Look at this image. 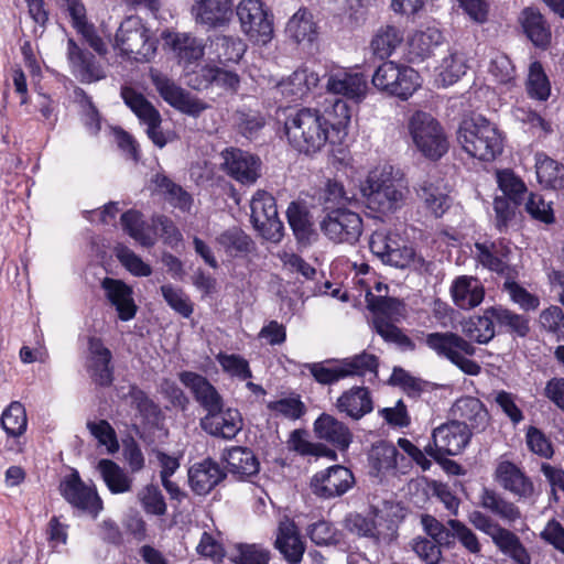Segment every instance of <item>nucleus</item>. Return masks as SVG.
<instances>
[{
    "label": "nucleus",
    "instance_id": "obj_1",
    "mask_svg": "<svg viewBox=\"0 0 564 564\" xmlns=\"http://www.w3.org/2000/svg\"><path fill=\"white\" fill-rule=\"evenodd\" d=\"M367 308L372 314V329L388 344H393L402 352H412L416 345L395 324L405 316V305L395 297L366 294Z\"/></svg>",
    "mask_w": 564,
    "mask_h": 564
},
{
    "label": "nucleus",
    "instance_id": "obj_2",
    "mask_svg": "<svg viewBox=\"0 0 564 564\" xmlns=\"http://www.w3.org/2000/svg\"><path fill=\"white\" fill-rule=\"evenodd\" d=\"M404 191L403 181L393 174L391 165H383L370 171L360 186L367 208L383 215L402 206Z\"/></svg>",
    "mask_w": 564,
    "mask_h": 564
},
{
    "label": "nucleus",
    "instance_id": "obj_3",
    "mask_svg": "<svg viewBox=\"0 0 564 564\" xmlns=\"http://www.w3.org/2000/svg\"><path fill=\"white\" fill-rule=\"evenodd\" d=\"M457 141L473 158L491 161L502 151V140L494 123L481 115L464 119L457 131Z\"/></svg>",
    "mask_w": 564,
    "mask_h": 564
},
{
    "label": "nucleus",
    "instance_id": "obj_4",
    "mask_svg": "<svg viewBox=\"0 0 564 564\" xmlns=\"http://www.w3.org/2000/svg\"><path fill=\"white\" fill-rule=\"evenodd\" d=\"M369 248L383 264L411 269L420 274L431 273L433 263L417 254L412 247L401 245L398 234L378 229L369 239Z\"/></svg>",
    "mask_w": 564,
    "mask_h": 564
},
{
    "label": "nucleus",
    "instance_id": "obj_5",
    "mask_svg": "<svg viewBox=\"0 0 564 564\" xmlns=\"http://www.w3.org/2000/svg\"><path fill=\"white\" fill-rule=\"evenodd\" d=\"M284 129L291 145L305 154L315 153L330 143L328 128H324L318 109L302 108L290 115Z\"/></svg>",
    "mask_w": 564,
    "mask_h": 564
},
{
    "label": "nucleus",
    "instance_id": "obj_6",
    "mask_svg": "<svg viewBox=\"0 0 564 564\" xmlns=\"http://www.w3.org/2000/svg\"><path fill=\"white\" fill-rule=\"evenodd\" d=\"M316 382L332 386L348 377H364L367 372L378 373L379 359L366 351L340 360L327 359L321 362L305 364Z\"/></svg>",
    "mask_w": 564,
    "mask_h": 564
},
{
    "label": "nucleus",
    "instance_id": "obj_7",
    "mask_svg": "<svg viewBox=\"0 0 564 564\" xmlns=\"http://www.w3.org/2000/svg\"><path fill=\"white\" fill-rule=\"evenodd\" d=\"M115 40L122 55L139 63L150 62L159 43L138 15L127 17L120 23Z\"/></svg>",
    "mask_w": 564,
    "mask_h": 564
},
{
    "label": "nucleus",
    "instance_id": "obj_8",
    "mask_svg": "<svg viewBox=\"0 0 564 564\" xmlns=\"http://www.w3.org/2000/svg\"><path fill=\"white\" fill-rule=\"evenodd\" d=\"M424 343L431 350L449 360L464 373L468 376L480 373V365L468 358L476 354V347L460 335L453 332L429 333L424 337Z\"/></svg>",
    "mask_w": 564,
    "mask_h": 564
},
{
    "label": "nucleus",
    "instance_id": "obj_9",
    "mask_svg": "<svg viewBox=\"0 0 564 564\" xmlns=\"http://www.w3.org/2000/svg\"><path fill=\"white\" fill-rule=\"evenodd\" d=\"M409 131L416 149L437 161L448 151V141L440 122L425 111H416L409 121Z\"/></svg>",
    "mask_w": 564,
    "mask_h": 564
},
{
    "label": "nucleus",
    "instance_id": "obj_10",
    "mask_svg": "<svg viewBox=\"0 0 564 564\" xmlns=\"http://www.w3.org/2000/svg\"><path fill=\"white\" fill-rule=\"evenodd\" d=\"M120 94L124 104L147 124V134L156 147L162 149L173 140L172 133L164 132L161 128L162 117L159 110L141 93L123 86Z\"/></svg>",
    "mask_w": 564,
    "mask_h": 564
},
{
    "label": "nucleus",
    "instance_id": "obj_11",
    "mask_svg": "<svg viewBox=\"0 0 564 564\" xmlns=\"http://www.w3.org/2000/svg\"><path fill=\"white\" fill-rule=\"evenodd\" d=\"M242 32L256 44L265 45L273 36V22L261 0H241L236 10Z\"/></svg>",
    "mask_w": 564,
    "mask_h": 564
},
{
    "label": "nucleus",
    "instance_id": "obj_12",
    "mask_svg": "<svg viewBox=\"0 0 564 564\" xmlns=\"http://www.w3.org/2000/svg\"><path fill=\"white\" fill-rule=\"evenodd\" d=\"M322 232L336 243L357 242L362 232V219L359 214L345 207H336L326 213L319 223Z\"/></svg>",
    "mask_w": 564,
    "mask_h": 564
},
{
    "label": "nucleus",
    "instance_id": "obj_13",
    "mask_svg": "<svg viewBox=\"0 0 564 564\" xmlns=\"http://www.w3.org/2000/svg\"><path fill=\"white\" fill-rule=\"evenodd\" d=\"M250 219L254 229L267 240L280 242L283 237V223L278 217L275 198L258 191L250 203Z\"/></svg>",
    "mask_w": 564,
    "mask_h": 564
},
{
    "label": "nucleus",
    "instance_id": "obj_14",
    "mask_svg": "<svg viewBox=\"0 0 564 564\" xmlns=\"http://www.w3.org/2000/svg\"><path fill=\"white\" fill-rule=\"evenodd\" d=\"M221 170L241 185H253L262 172V161L249 151L239 148H226L221 151Z\"/></svg>",
    "mask_w": 564,
    "mask_h": 564
},
{
    "label": "nucleus",
    "instance_id": "obj_15",
    "mask_svg": "<svg viewBox=\"0 0 564 564\" xmlns=\"http://www.w3.org/2000/svg\"><path fill=\"white\" fill-rule=\"evenodd\" d=\"M61 495L75 509L96 519L104 508L102 500L94 487L87 486L75 470L59 485Z\"/></svg>",
    "mask_w": 564,
    "mask_h": 564
},
{
    "label": "nucleus",
    "instance_id": "obj_16",
    "mask_svg": "<svg viewBox=\"0 0 564 564\" xmlns=\"http://www.w3.org/2000/svg\"><path fill=\"white\" fill-rule=\"evenodd\" d=\"M354 485L355 477L352 471L343 465H334L316 473L310 482L312 492L321 499L341 497Z\"/></svg>",
    "mask_w": 564,
    "mask_h": 564
},
{
    "label": "nucleus",
    "instance_id": "obj_17",
    "mask_svg": "<svg viewBox=\"0 0 564 564\" xmlns=\"http://www.w3.org/2000/svg\"><path fill=\"white\" fill-rule=\"evenodd\" d=\"M178 379L189 391L195 402L209 414L214 411H221L224 399L217 388L203 375L194 371H181Z\"/></svg>",
    "mask_w": 564,
    "mask_h": 564
},
{
    "label": "nucleus",
    "instance_id": "obj_18",
    "mask_svg": "<svg viewBox=\"0 0 564 564\" xmlns=\"http://www.w3.org/2000/svg\"><path fill=\"white\" fill-rule=\"evenodd\" d=\"M151 80L163 100L173 108L189 116H198L206 109L204 102L192 98L188 91L176 85L166 76L159 73L151 74Z\"/></svg>",
    "mask_w": 564,
    "mask_h": 564
},
{
    "label": "nucleus",
    "instance_id": "obj_19",
    "mask_svg": "<svg viewBox=\"0 0 564 564\" xmlns=\"http://www.w3.org/2000/svg\"><path fill=\"white\" fill-rule=\"evenodd\" d=\"M112 354L98 337L88 338V354L85 367L91 381L99 387H110L113 382Z\"/></svg>",
    "mask_w": 564,
    "mask_h": 564
},
{
    "label": "nucleus",
    "instance_id": "obj_20",
    "mask_svg": "<svg viewBox=\"0 0 564 564\" xmlns=\"http://www.w3.org/2000/svg\"><path fill=\"white\" fill-rule=\"evenodd\" d=\"M471 435L467 423L452 420L434 429L432 440L442 454L456 456L469 444Z\"/></svg>",
    "mask_w": 564,
    "mask_h": 564
},
{
    "label": "nucleus",
    "instance_id": "obj_21",
    "mask_svg": "<svg viewBox=\"0 0 564 564\" xmlns=\"http://www.w3.org/2000/svg\"><path fill=\"white\" fill-rule=\"evenodd\" d=\"M324 128H328L332 144H340L347 137L350 122V109L347 102L338 97L326 99L323 109H318Z\"/></svg>",
    "mask_w": 564,
    "mask_h": 564
},
{
    "label": "nucleus",
    "instance_id": "obj_22",
    "mask_svg": "<svg viewBox=\"0 0 564 564\" xmlns=\"http://www.w3.org/2000/svg\"><path fill=\"white\" fill-rule=\"evenodd\" d=\"M199 426L212 436L231 440L241 431L242 417L237 409L223 408L200 417Z\"/></svg>",
    "mask_w": 564,
    "mask_h": 564
},
{
    "label": "nucleus",
    "instance_id": "obj_23",
    "mask_svg": "<svg viewBox=\"0 0 564 564\" xmlns=\"http://www.w3.org/2000/svg\"><path fill=\"white\" fill-rule=\"evenodd\" d=\"M326 90L336 96H344L356 102H360L367 94L368 80L361 73H351L344 69L328 75Z\"/></svg>",
    "mask_w": 564,
    "mask_h": 564
},
{
    "label": "nucleus",
    "instance_id": "obj_24",
    "mask_svg": "<svg viewBox=\"0 0 564 564\" xmlns=\"http://www.w3.org/2000/svg\"><path fill=\"white\" fill-rule=\"evenodd\" d=\"M274 547L289 564H300L302 562L306 546L301 539L297 525L288 517L279 522Z\"/></svg>",
    "mask_w": 564,
    "mask_h": 564
},
{
    "label": "nucleus",
    "instance_id": "obj_25",
    "mask_svg": "<svg viewBox=\"0 0 564 564\" xmlns=\"http://www.w3.org/2000/svg\"><path fill=\"white\" fill-rule=\"evenodd\" d=\"M227 477V473L212 458L195 463L188 469V482L196 495H207Z\"/></svg>",
    "mask_w": 564,
    "mask_h": 564
},
{
    "label": "nucleus",
    "instance_id": "obj_26",
    "mask_svg": "<svg viewBox=\"0 0 564 564\" xmlns=\"http://www.w3.org/2000/svg\"><path fill=\"white\" fill-rule=\"evenodd\" d=\"M314 433L318 440L329 443L340 452L347 451L352 442V433L349 427L328 413H322L315 420Z\"/></svg>",
    "mask_w": 564,
    "mask_h": 564
},
{
    "label": "nucleus",
    "instance_id": "obj_27",
    "mask_svg": "<svg viewBox=\"0 0 564 564\" xmlns=\"http://www.w3.org/2000/svg\"><path fill=\"white\" fill-rule=\"evenodd\" d=\"M321 82V75L306 65L300 66L288 78L280 80L275 88L292 101L302 99Z\"/></svg>",
    "mask_w": 564,
    "mask_h": 564
},
{
    "label": "nucleus",
    "instance_id": "obj_28",
    "mask_svg": "<svg viewBox=\"0 0 564 564\" xmlns=\"http://www.w3.org/2000/svg\"><path fill=\"white\" fill-rule=\"evenodd\" d=\"M339 413L358 421L373 410L370 390L364 386H355L345 390L336 400Z\"/></svg>",
    "mask_w": 564,
    "mask_h": 564
},
{
    "label": "nucleus",
    "instance_id": "obj_29",
    "mask_svg": "<svg viewBox=\"0 0 564 564\" xmlns=\"http://www.w3.org/2000/svg\"><path fill=\"white\" fill-rule=\"evenodd\" d=\"M496 478L506 490L520 499H529L534 495L532 480L511 462L506 460L498 465Z\"/></svg>",
    "mask_w": 564,
    "mask_h": 564
},
{
    "label": "nucleus",
    "instance_id": "obj_30",
    "mask_svg": "<svg viewBox=\"0 0 564 564\" xmlns=\"http://www.w3.org/2000/svg\"><path fill=\"white\" fill-rule=\"evenodd\" d=\"M455 417L464 420L470 432L480 433L486 430L489 424V413L485 404L475 397H462L455 401L452 409Z\"/></svg>",
    "mask_w": 564,
    "mask_h": 564
},
{
    "label": "nucleus",
    "instance_id": "obj_31",
    "mask_svg": "<svg viewBox=\"0 0 564 564\" xmlns=\"http://www.w3.org/2000/svg\"><path fill=\"white\" fill-rule=\"evenodd\" d=\"M228 470L237 478L245 480L256 476L260 469V463L256 454L248 447L234 446L221 454Z\"/></svg>",
    "mask_w": 564,
    "mask_h": 564
},
{
    "label": "nucleus",
    "instance_id": "obj_32",
    "mask_svg": "<svg viewBox=\"0 0 564 564\" xmlns=\"http://www.w3.org/2000/svg\"><path fill=\"white\" fill-rule=\"evenodd\" d=\"M106 297L116 307L121 321H130L137 313L132 290L121 280L105 278L101 282Z\"/></svg>",
    "mask_w": 564,
    "mask_h": 564
},
{
    "label": "nucleus",
    "instance_id": "obj_33",
    "mask_svg": "<svg viewBox=\"0 0 564 564\" xmlns=\"http://www.w3.org/2000/svg\"><path fill=\"white\" fill-rule=\"evenodd\" d=\"M451 294L456 306L470 310L484 301L485 289L477 278L462 275L453 281Z\"/></svg>",
    "mask_w": 564,
    "mask_h": 564
},
{
    "label": "nucleus",
    "instance_id": "obj_34",
    "mask_svg": "<svg viewBox=\"0 0 564 564\" xmlns=\"http://www.w3.org/2000/svg\"><path fill=\"white\" fill-rule=\"evenodd\" d=\"M67 57L83 83H91L104 78V72L96 63L95 55L82 50L74 39L67 41Z\"/></svg>",
    "mask_w": 564,
    "mask_h": 564
},
{
    "label": "nucleus",
    "instance_id": "obj_35",
    "mask_svg": "<svg viewBox=\"0 0 564 564\" xmlns=\"http://www.w3.org/2000/svg\"><path fill=\"white\" fill-rule=\"evenodd\" d=\"M343 525L352 534L370 539L377 550L389 545L395 538L394 531L381 533L377 530L372 519L357 512L348 513L343 521Z\"/></svg>",
    "mask_w": 564,
    "mask_h": 564
},
{
    "label": "nucleus",
    "instance_id": "obj_36",
    "mask_svg": "<svg viewBox=\"0 0 564 564\" xmlns=\"http://www.w3.org/2000/svg\"><path fill=\"white\" fill-rule=\"evenodd\" d=\"M288 221L296 241L302 246H308L317 238L312 216L305 206L292 202L286 210Z\"/></svg>",
    "mask_w": 564,
    "mask_h": 564
},
{
    "label": "nucleus",
    "instance_id": "obj_37",
    "mask_svg": "<svg viewBox=\"0 0 564 564\" xmlns=\"http://www.w3.org/2000/svg\"><path fill=\"white\" fill-rule=\"evenodd\" d=\"M520 23L528 39L540 48L545 50L551 43V30L539 10L528 7L520 15Z\"/></svg>",
    "mask_w": 564,
    "mask_h": 564
},
{
    "label": "nucleus",
    "instance_id": "obj_38",
    "mask_svg": "<svg viewBox=\"0 0 564 564\" xmlns=\"http://www.w3.org/2000/svg\"><path fill=\"white\" fill-rule=\"evenodd\" d=\"M441 180L435 175H427L416 187L417 196L424 200L426 207L435 215L442 217L449 208L448 195L440 186Z\"/></svg>",
    "mask_w": 564,
    "mask_h": 564
},
{
    "label": "nucleus",
    "instance_id": "obj_39",
    "mask_svg": "<svg viewBox=\"0 0 564 564\" xmlns=\"http://www.w3.org/2000/svg\"><path fill=\"white\" fill-rule=\"evenodd\" d=\"M240 78L237 73L223 69L217 66H204L195 77V83L191 86L195 89L217 86L227 90L236 91L239 87Z\"/></svg>",
    "mask_w": 564,
    "mask_h": 564
},
{
    "label": "nucleus",
    "instance_id": "obj_40",
    "mask_svg": "<svg viewBox=\"0 0 564 564\" xmlns=\"http://www.w3.org/2000/svg\"><path fill=\"white\" fill-rule=\"evenodd\" d=\"M495 328L492 306L485 308L481 315H474L462 323L464 335L480 345L494 339Z\"/></svg>",
    "mask_w": 564,
    "mask_h": 564
},
{
    "label": "nucleus",
    "instance_id": "obj_41",
    "mask_svg": "<svg viewBox=\"0 0 564 564\" xmlns=\"http://www.w3.org/2000/svg\"><path fill=\"white\" fill-rule=\"evenodd\" d=\"M216 243L229 258H240L254 249V242L239 227H230L216 237Z\"/></svg>",
    "mask_w": 564,
    "mask_h": 564
},
{
    "label": "nucleus",
    "instance_id": "obj_42",
    "mask_svg": "<svg viewBox=\"0 0 564 564\" xmlns=\"http://www.w3.org/2000/svg\"><path fill=\"white\" fill-rule=\"evenodd\" d=\"M166 43L171 46L180 63L191 64L204 56L205 45L203 41L192 34H169L166 36Z\"/></svg>",
    "mask_w": 564,
    "mask_h": 564
},
{
    "label": "nucleus",
    "instance_id": "obj_43",
    "mask_svg": "<svg viewBox=\"0 0 564 564\" xmlns=\"http://www.w3.org/2000/svg\"><path fill=\"white\" fill-rule=\"evenodd\" d=\"M494 544L517 564H531V556L520 538L500 524L490 535Z\"/></svg>",
    "mask_w": 564,
    "mask_h": 564
},
{
    "label": "nucleus",
    "instance_id": "obj_44",
    "mask_svg": "<svg viewBox=\"0 0 564 564\" xmlns=\"http://www.w3.org/2000/svg\"><path fill=\"white\" fill-rule=\"evenodd\" d=\"M196 21L208 26H220L231 15L230 0H200L193 7Z\"/></svg>",
    "mask_w": 564,
    "mask_h": 564
},
{
    "label": "nucleus",
    "instance_id": "obj_45",
    "mask_svg": "<svg viewBox=\"0 0 564 564\" xmlns=\"http://www.w3.org/2000/svg\"><path fill=\"white\" fill-rule=\"evenodd\" d=\"M286 33L296 43H313L318 35L313 14L305 8L299 9L286 24Z\"/></svg>",
    "mask_w": 564,
    "mask_h": 564
},
{
    "label": "nucleus",
    "instance_id": "obj_46",
    "mask_svg": "<svg viewBox=\"0 0 564 564\" xmlns=\"http://www.w3.org/2000/svg\"><path fill=\"white\" fill-rule=\"evenodd\" d=\"M97 469L111 494L118 495L131 491L133 478L113 460L100 459Z\"/></svg>",
    "mask_w": 564,
    "mask_h": 564
},
{
    "label": "nucleus",
    "instance_id": "obj_47",
    "mask_svg": "<svg viewBox=\"0 0 564 564\" xmlns=\"http://www.w3.org/2000/svg\"><path fill=\"white\" fill-rule=\"evenodd\" d=\"M480 506L509 523L522 517L520 509L513 502L487 487L482 488L480 494Z\"/></svg>",
    "mask_w": 564,
    "mask_h": 564
},
{
    "label": "nucleus",
    "instance_id": "obj_48",
    "mask_svg": "<svg viewBox=\"0 0 564 564\" xmlns=\"http://www.w3.org/2000/svg\"><path fill=\"white\" fill-rule=\"evenodd\" d=\"M399 452L397 447L386 441L375 444L369 452V465L371 474L376 477L397 468Z\"/></svg>",
    "mask_w": 564,
    "mask_h": 564
},
{
    "label": "nucleus",
    "instance_id": "obj_49",
    "mask_svg": "<svg viewBox=\"0 0 564 564\" xmlns=\"http://www.w3.org/2000/svg\"><path fill=\"white\" fill-rule=\"evenodd\" d=\"M496 326L506 333L525 337L530 332L529 317L501 305L492 306Z\"/></svg>",
    "mask_w": 564,
    "mask_h": 564
},
{
    "label": "nucleus",
    "instance_id": "obj_50",
    "mask_svg": "<svg viewBox=\"0 0 564 564\" xmlns=\"http://www.w3.org/2000/svg\"><path fill=\"white\" fill-rule=\"evenodd\" d=\"M403 31L393 25L387 24L381 26L371 40L370 47L375 55L381 59L388 58L402 43Z\"/></svg>",
    "mask_w": 564,
    "mask_h": 564
},
{
    "label": "nucleus",
    "instance_id": "obj_51",
    "mask_svg": "<svg viewBox=\"0 0 564 564\" xmlns=\"http://www.w3.org/2000/svg\"><path fill=\"white\" fill-rule=\"evenodd\" d=\"M535 170L539 183L545 188H564V165L544 154H536Z\"/></svg>",
    "mask_w": 564,
    "mask_h": 564
},
{
    "label": "nucleus",
    "instance_id": "obj_52",
    "mask_svg": "<svg viewBox=\"0 0 564 564\" xmlns=\"http://www.w3.org/2000/svg\"><path fill=\"white\" fill-rule=\"evenodd\" d=\"M443 42V34L436 28L416 31L409 41L410 54L416 58L430 57Z\"/></svg>",
    "mask_w": 564,
    "mask_h": 564
},
{
    "label": "nucleus",
    "instance_id": "obj_53",
    "mask_svg": "<svg viewBox=\"0 0 564 564\" xmlns=\"http://www.w3.org/2000/svg\"><path fill=\"white\" fill-rule=\"evenodd\" d=\"M120 220L123 230L142 247L149 248L154 246L155 238L145 225L143 215L140 212L129 209L121 215Z\"/></svg>",
    "mask_w": 564,
    "mask_h": 564
},
{
    "label": "nucleus",
    "instance_id": "obj_54",
    "mask_svg": "<svg viewBox=\"0 0 564 564\" xmlns=\"http://www.w3.org/2000/svg\"><path fill=\"white\" fill-rule=\"evenodd\" d=\"M447 524L451 527L449 543L445 544V547L452 549L455 545V541H458L468 553L477 556L480 555L481 544L470 528L455 519L447 520Z\"/></svg>",
    "mask_w": 564,
    "mask_h": 564
},
{
    "label": "nucleus",
    "instance_id": "obj_55",
    "mask_svg": "<svg viewBox=\"0 0 564 564\" xmlns=\"http://www.w3.org/2000/svg\"><path fill=\"white\" fill-rule=\"evenodd\" d=\"M212 46L220 63H238L247 48L241 39L231 35H217L212 41Z\"/></svg>",
    "mask_w": 564,
    "mask_h": 564
},
{
    "label": "nucleus",
    "instance_id": "obj_56",
    "mask_svg": "<svg viewBox=\"0 0 564 564\" xmlns=\"http://www.w3.org/2000/svg\"><path fill=\"white\" fill-rule=\"evenodd\" d=\"M392 96L406 100L421 86L420 74L412 67L398 64Z\"/></svg>",
    "mask_w": 564,
    "mask_h": 564
},
{
    "label": "nucleus",
    "instance_id": "obj_57",
    "mask_svg": "<svg viewBox=\"0 0 564 564\" xmlns=\"http://www.w3.org/2000/svg\"><path fill=\"white\" fill-rule=\"evenodd\" d=\"M518 271L508 276L502 284V290L508 293L510 300L525 312L535 311L540 305V299L527 291L517 282Z\"/></svg>",
    "mask_w": 564,
    "mask_h": 564
},
{
    "label": "nucleus",
    "instance_id": "obj_58",
    "mask_svg": "<svg viewBox=\"0 0 564 564\" xmlns=\"http://www.w3.org/2000/svg\"><path fill=\"white\" fill-rule=\"evenodd\" d=\"M389 382L399 386L410 398H419L429 390L431 383L426 380L412 376L409 371L401 367H394Z\"/></svg>",
    "mask_w": 564,
    "mask_h": 564
},
{
    "label": "nucleus",
    "instance_id": "obj_59",
    "mask_svg": "<svg viewBox=\"0 0 564 564\" xmlns=\"http://www.w3.org/2000/svg\"><path fill=\"white\" fill-rule=\"evenodd\" d=\"M1 425L9 436L22 435L28 425L24 406L18 401L12 402L2 413Z\"/></svg>",
    "mask_w": 564,
    "mask_h": 564
},
{
    "label": "nucleus",
    "instance_id": "obj_60",
    "mask_svg": "<svg viewBox=\"0 0 564 564\" xmlns=\"http://www.w3.org/2000/svg\"><path fill=\"white\" fill-rule=\"evenodd\" d=\"M306 534L317 546L337 545L340 542V532L325 519L310 523Z\"/></svg>",
    "mask_w": 564,
    "mask_h": 564
},
{
    "label": "nucleus",
    "instance_id": "obj_61",
    "mask_svg": "<svg viewBox=\"0 0 564 564\" xmlns=\"http://www.w3.org/2000/svg\"><path fill=\"white\" fill-rule=\"evenodd\" d=\"M355 193L348 191L337 180H328L323 193L325 209H333L334 206L344 207L355 200Z\"/></svg>",
    "mask_w": 564,
    "mask_h": 564
},
{
    "label": "nucleus",
    "instance_id": "obj_62",
    "mask_svg": "<svg viewBox=\"0 0 564 564\" xmlns=\"http://www.w3.org/2000/svg\"><path fill=\"white\" fill-rule=\"evenodd\" d=\"M161 293L169 306L183 317L188 318L193 314V303L182 289L165 284L161 286Z\"/></svg>",
    "mask_w": 564,
    "mask_h": 564
},
{
    "label": "nucleus",
    "instance_id": "obj_63",
    "mask_svg": "<svg viewBox=\"0 0 564 564\" xmlns=\"http://www.w3.org/2000/svg\"><path fill=\"white\" fill-rule=\"evenodd\" d=\"M527 89L531 97L539 100H546L550 96V83L540 62L530 65Z\"/></svg>",
    "mask_w": 564,
    "mask_h": 564
},
{
    "label": "nucleus",
    "instance_id": "obj_64",
    "mask_svg": "<svg viewBox=\"0 0 564 564\" xmlns=\"http://www.w3.org/2000/svg\"><path fill=\"white\" fill-rule=\"evenodd\" d=\"M237 554L232 561L236 564H268L270 551L259 544H237Z\"/></svg>",
    "mask_w": 564,
    "mask_h": 564
}]
</instances>
